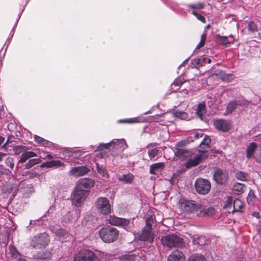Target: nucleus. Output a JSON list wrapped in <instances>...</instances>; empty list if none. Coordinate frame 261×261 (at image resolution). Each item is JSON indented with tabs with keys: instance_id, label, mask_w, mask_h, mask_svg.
Returning a JSON list of instances; mask_svg holds the SVG:
<instances>
[{
	"instance_id": "f257e3e1",
	"label": "nucleus",
	"mask_w": 261,
	"mask_h": 261,
	"mask_svg": "<svg viewBox=\"0 0 261 261\" xmlns=\"http://www.w3.org/2000/svg\"><path fill=\"white\" fill-rule=\"evenodd\" d=\"M180 207L185 212L195 213L199 217L211 216L215 213V210L213 207H207L201 203H196L192 200H182Z\"/></svg>"
},
{
	"instance_id": "f03ea898",
	"label": "nucleus",
	"mask_w": 261,
	"mask_h": 261,
	"mask_svg": "<svg viewBox=\"0 0 261 261\" xmlns=\"http://www.w3.org/2000/svg\"><path fill=\"white\" fill-rule=\"evenodd\" d=\"M154 218L151 215L148 216L145 219V226L141 232L138 234V239L142 241H148L149 243L153 242L154 234L152 232V224Z\"/></svg>"
},
{
	"instance_id": "7ed1b4c3",
	"label": "nucleus",
	"mask_w": 261,
	"mask_h": 261,
	"mask_svg": "<svg viewBox=\"0 0 261 261\" xmlns=\"http://www.w3.org/2000/svg\"><path fill=\"white\" fill-rule=\"evenodd\" d=\"M99 236L101 240L106 243L114 242L119 237V231L115 227L111 226L104 227L98 231Z\"/></svg>"
},
{
	"instance_id": "20e7f679",
	"label": "nucleus",
	"mask_w": 261,
	"mask_h": 261,
	"mask_svg": "<svg viewBox=\"0 0 261 261\" xmlns=\"http://www.w3.org/2000/svg\"><path fill=\"white\" fill-rule=\"evenodd\" d=\"M49 242V236L44 232L35 236L32 239L30 244L35 249H40L47 246Z\"/></svg>"
},
{
	"instance_id": "39448f33",
	"label": "nucleus",
	"mask_w": 261,
	"mask_h": 261,
	"mask_svg": "<svg viewBox=\"0 0 261 261\" xmlns=\"http://www.w3.org/2000/svg\"><path fill=\"white\" fill-rule=\"evenodd\" d=\"M161 242L164 246L169 248L178 247L182 245V239L174 234L163 237L161 239Z\"/></svg>"
},
{
	"instance_id": "423d86ee",
	"label": "nucleus",
	"mask_w": 261,
	"mask_h": 261,
	"mask_svg": "<svg viewBox=\"0 0 261 261\" xmlns=\"http://www.w3.org/2000/svg\"><path fill=\"white\" fill-rule=\"evenodd\" d=\"M127 145L124 139H114L111 142L105 144H101L96 147L94 151L100 150L102 148L109 149L111 147L115 148L120 151H123Z\"/></svg>"
},
{
	"instance_id": "0eeeda50",
	"label": "nucleus",
	"mask_w": 261,
	"mask_h": 261,
	"mask_svg": "<svg viewBox=\"0 0 261 261\" xmlns=\"http://www.w3.org/2000/svg\"><path fill=\"white\" fill-rule=\"evenodd\" d=\"M95 206L98 212L103 215H108L111 213V205L107 198L98 197L95 201Z\"/></svg>"
},
{
	"instance_id": "6e6552de",
	"label": "nucleus",
	"mask_w": 261,
	"mask_h": 261,
	"mask_svg": "<svg viewBox=\"0 0 261 261\" xmlns=\"http://www.w3.org/2000/svg\"><path fill=\"white\" fill-rule=\"evenodd\" d=\"M98 258L92 251L83 249L76 253L73 257V261H98Z\"/></svg>"
},
{
	"instance_id": "1a4fd4ad",
	"label": "nucleus",
	"mask_w": 261,
	"mask_h": 261,
	"mask_svg": "<svg viewBox=\"0 0 261 261\" xmlns=\"http://www.w3.org/2000/svg\"><path fill=\"white\" fill-rule=\"evenodd\" d=\"M248 104L249 101L246 100L244 97H237L228 103L226 106V112L224 113V115H227L232 113L237 109L238 106H247Z\"/></svg>"
},
{
	"instance_id": "9d476101",
	"label": "nucleus",
	"mask_w": 261,
	"mask_h": 261,
	"mask_svg": "<svg viewBox=\"0 0 261 261\" xmlns=\"http://www.w3.org/2000/svg\"><path fill=\"white\" fill-rule=\"evenodd\" d=\"M211 187V183L208 180L198 178L195 181V190L200 194H207L210 191Z\"/></svg>"
},
{
	"instance_id": "9b49d317",
	"label": "nucleus",
	"mask_w": 261,
	"mask_h": 261,
	"mask_svg": "<svg viewBox=\"0 0 261 261\" xmlns=\"http://www.w3.org/2000/svg\"><path fill=\"white\" fill-rule=\"evenodd\" d=\"M94 184V180L91 178H82L78 181L76 188L86 193Z\"/></svg>"
},
{
	"instance_id": "f8f14e48",
	"label": "nucleus",
	"mask_w": 261,
	"mask_h": 261,
	"mask_svg": "<svg viewBox=\"0 0 261 261\" xmlns=\"http://www.w3.org/2000/svg\"><path fill=\"white\" fill-rule=\"evenodd\" d=\"M90 171V169L85 166L72 167L69 171L68 174L73 177L84 176Z\"/></svg>"
},
{
	"instance_id": "ddd939ff",
	"label": "nucleus",
	"mask_w": 261,
	"mask_h": 261,
	"mask_svg": "<svg viewBox=\"0 0 261 261\" xmlns=\"http://www.w3.org/2000/svg\"><path fill=\"white\" fill-rule=\"evenodd\" d=\"M86 194L84 192L76 188L72 195V203L77 206H80L84 201Z\"/></svg>"
},
{
	"instance_id": "4468645a",
	"label": "nucleus",
	"mask_w": 261,
	"mask_h": 261,
	"mask_svg": "<svg viewBox=\"0 0 261 261\" xmlns=\"http://www.w3.org/2000/svg\"><path fill=\"white\" fill-rule=\"evenodd\" d=\"M108 221L110 224L115 226H120L124 227L129 224L128 220L113 216H110Z\"/></svg>"
},
{
	"instance_id": "2eb2a0df",
	"label": "nucleus",
	"mask_w": 261,
	"mask_h": 261,
	"mask_svg": "<svg viewBox=\"0 0 261 261\" xmlns=\"http://www.w3.org/2000/svg\"><path fill=\"white\" fill-rule=\"evenodd\" d=\"M84 153V151L80 150L71 151L69 152V155L67 158L65 159V161L69 163L79 164V162H77L76 160L80 159Z\"/></svg>"
},
{
	"instance_id": "dca6fc26",
	"label": "nucleus",
	"mask_w": 261,
	"mask_h": 261,
	"mask_svg": "<svg viewBox=\"0 0 261 261\" xmlns=\"http://www.w3.org/2000/svg\"><path fill=\"white\" fill-rule=\"evenodd\" d=\"M205 152V151H201L199 154L196 155L193 158L191 157L185 163L186 167L189 168L197 165L201 160L204 158L203 155Z\"/></svg>"
},
{
	"instance_id": "f3484780",
	"label": "nucleus",
	"mask_w": 261,
	"mask_h": 261,
	"mask_svg": "<svg viewBox=\"0 0 261 261\" xmlns=\"http://www.w3.org/2000/svg\"><path fill=\"white\" fill-rule=\"evenodd\" d=\"M214 125L215 127L223 132H227L230 128V125L229 123L225 120L219 119L214 122Z\"/></svg>"
},
{
	"instance_id": "a211bd4d",
	"label": "nucleus",
	"mask_w": 261,
	"mask_h": 261,
	"mask_svg": "<svg viewBox=\"0 0 261 261\" xmlns=\"http://www.w3.org/2000/svg\"><path fill=\"white\" fill-rule=\"evenodd\" d=\"M185 257L183 253L178 250H175L169 255L167 261H185Z\"/></svg>"
},
{
	"instance_id": "6ab92c4d",
	"label": "nucleus",
	"mask_w": 261,
	"mask_h": 261,
	"mask_svg": "<svg viewBox=\"0 0 261 261\" xmlns=\"http://www.w3.org/2000/svg\"><path fill=\"white\" fill-rule=\"evenodd\" d=\"M174 152L176 156L181 159H186L191 155V151L182 148H175Z\"/></svg>"
},
{
	"instance_id": "aec40b11",
	"label": "nucleus",
	"mask_w": 261,
	"mask_h": 261,
	"mask_svg": "<svg viewBox=\"0 0 261 261\" xmlns=\"http://www.w3.org/2000/svg\"><path fill=\"white\" fill-rule=\"evenodd\" d=\"M213 178L218 184H222L225 181L226 174L222 170L218 169L215 171Z\"/></svg>"
},
{
	"instance_id": "412c9836",
	"label": "nucleus",
	"mask_w": 261,
	"mask_h": 261,
	"mask_svg": "<svg viewBox=\"0 0 261 261\" xmlns=\"http://www.w3.org/2000/svg\"><path fill=\"white\" fill-rule=\"evenodd\" d=\"M65 164L59 160H52L50 161L43 163L42 166L47 168H58L60 167H65Z\"/></svg>"
},
{
	"instance_id": "4be33fe9",
	"label": "nucleus",
	"mask_w": 261,
	"mask_h": 261,
	"mask_svg": "<svg viewBox=\"0 0 261 261\" xmlns=\"http://www.w3.org/2000/svg\"><path fill=\"white\" fill-rule=\"evenodd\" d=\"M134 179V176L130 173H128L126 174H123L118 177V180L119 181L122 182L124 184H130Z\"/></svg>"
},
{
	"instance_id": "5701e85b",
	"label": "nucleus",
	"mask_w": 261,
	"mask_h": 261,
	"mask_svg": "<svg viewBox=\"0 0 261 261\" xmlns=\"http://www.w3.org/2000/svg\"><path fill=\"white\" fill-rule=\"evenodd\" d=\"M257 145L255 143H251L247 146L246 148V158L248 159L254 157L253 154L256 150Z\"/></svg>"
},
{
	"instance_id": "b1692460",
	"label": "nucleus",
	"mask_w": 261,
	"mask_h": 261,
	"mask_svg": "<svg viewBox=\"0 0 261 261\" xmlns=\"http://www.w3.org/2000/svg\"><path fill=\"white\" fill-rule=\"evenodd\" d=\"M51 253L48 250L42 251L37 254V258L41 261H48L51 257Z\"/></svg>"
},
{
	"instance_id": "393cba45",
	"label": "nucleus",
	"mask_w": 261,
	"mask_h": 261,
	"mask_svg": "<svg viewBox=\"0 0 261 261\" xmlns=\"http://www.w3.org/2000/svg\"><path fill=\"white\" fill-rule=\"evenodd\" d=\"M37 156L35 152L33 151H26L22 153L18 161V163H24L30 158Z\"/></svg>"
},
{
	"instance_id": "a878e982",
	"label": "nucleus",
	"mask_w": 261,
	"mask_h": 261,
	"mask_svg": "<svg viewBox=\"0 0 261 261\" xmlns=\"http://www.w3.org/2000/svg\"><path fill=\"white\" fill-rule=\"evenodd\" d=\"M191 238L193 239L194 244H197L199 245H203L206 244L208 240H206L204 237L200 236L198 235H194L191 236Z\"/></svg>"
},
{
	"instance_id": "bb28decb",
	"label": "nucleus",
	"mask_w": 261,
	"mask_h": 261,
	"mask_svg": "<svg viewBox=\"0 0 261 261\" xmlns=\"http://www.w3.org/2000/svg\"><path fill=\"white\" fill-rule=\"evenodd\" d=\"M206 113V106L204 102L200 103L198 104L197 108L196 114L197 116L202 120L203 116Z\"/></svg>"
},
{
	"instance_id": "cd10ccee",
	"label": "nucleus",
	"mask_w": 261,
	"mask_h": 261,
	"mask_svg": "<svg viewBox=\"0 0 261 261\" xmlns=\"http://www.w3.org/2000/svg\"><path fill=\"white\" fill-rule=\"evenodd\" d=\"M243 206V203L242 201L238 199L233 200V208L232 212H240Z\"/></svg>"
},
{
	"instance_id": "c85d7f7f",
	"label": "nucleus",
	"mask_w": 261,
	"mask_h": 261,
	"mask_svg": "<svg viewBox=\"0 0 261 261\" xmlns=\"http://www.w3.org/2000/svg\"><path fill=\"white\" fill-rule=\"evenodd\" d=\"M56 234L62 240H64L65 239L70 238V235L68 232L64 229H59L57 230L56 231Z\"/></svg>"
},
{
	"instance_id": "c756f323",
	"label": "nucleus",
	"mask_w": 261,
	"mask_h": 261,
	"mask_svg": "<svg viewBox=\"0 0 261 261\" xmlns=\"http://www.w3.org/2000/svg\"><path fill=\"white\" fill-rule=\"evenodd\" d=\"M164 167V163L163 162H159L152 164L150 166L149 172L152 174H155V170L158 169H163Z\"/></svg>"
},
{
	"instance_id": "7c9ffc66",
	"label": "nucleus",
	"mask_w": 261,
	"mask_h": 261,
	"mask_svg": "<svg viewBox=\"0 0 261 261\" xmlns=\"http://www.w3.org/2000/svg\"><path fill=\"white\" fill-rule=\"evenodd\" d=\"M187 261H206L204 256L199 253L192 254Z\"/></svg>"
},
{
	"instance_id": "2f4dec72",
	"label": "nucleus",
	"mask_w": 261,
	"mask_h": 261,
	"mask_svg": "<svg viewBox=\"0 0 261 261\" xmlns=\"http://www.w3.org/2000/svg\"><path fill=\"white\" fill-rule=\"evenodd\" d=\"M96 167L97 172L99 174H100L102 177L105 178H109V175L107 170L103 166H100L98 163H96Z\"/></svg>"
},
{
	"instance_id": "473e14b6",
	"label": "nucleus",
	"mask_w": 261,
	"mask_h": 261,
	"mask_svg": "<svg viewBox=\"0 0 261 261\" xmlns=\"http://www.w3.org/2000/svg\"><path fill=\"white\" fill-rule=\"evenodd\" d=\"M243 184L240 183H236L234 184L233 186V191L235 194L237 195H240L243 193Z\"/></svg>"
},
{
	"instance_id": "72a5a7b5",
	"label": "nucleus",
	"mask_w": 261,
	"mask_h": 261,
	"mask_svg": "<svg viewBox=\"0 0 261 261\" xmlns=\"http://www.w3.org/2000/svg\"><path fill=\"white\" fill-rule=\"evenodd\" d=\"M41 160L39 159H33L30 160L25 164V168H31L33 166L40 163Z\"/></svg>"
},
{
	"instance_id": "f704fd0d",
	"label": "nucleus",
	"mask_w": 261,
	"mask_h": 261,
	"mask_svg": "<svg viewBox=\"0 0 261 261\" xmlns=\"http://www.w3.org/2000/svg\"><path fill=\"white\" fill-rule=\"evenodd\" d=\"M206 38V31H204V32L202 34L200 37V41L196 47V49H199L200 48L202 47L205 43V40Z\"/></svg>"
},
{
	"instance_id": "c9c22d12",
	"label": "nucleus",
	"mask_w": 261,
	"mask_h": 261,
	"mask_svg": "<svg viewBox=\"0 0 261 261\" xmlns=\"http://www.w3.org/2000/svg\"><path fill=\"white\" fill-rule=\"evenodd\" d=\"M135 256L133 254H126L120 257V261H134Z\"/></svg>"
},
{
	"instance_id": "e433bc0d",
	"label": "nucleus",
	"mask_w": 261,
	"mask_h": 261,
	"mask_svg": "<svg viewBox=\"0 0 261 261\" xmlns=\"http://www.w3.org/2000/svg\"><path fill=\"white\" fill-rule=\"evenodd\" d=\"M232 207H233V199L231 197H228L225 201L224 208L231 210Z\"/></svg>"
},
{
	"instance_id": "4c0bfd02",
	"label": "nucleus",
	"mask_w": 261,
	"mask_h": 261,
	"mask_svg": "<svg viewBox=\"0 0 261 261\" xmlns=\"http://www.w3.org/2000/svg\"><path fill=\"white\" fill-rule=\"evenodd\" d=\"M236 176L238 179L242 181H246L247 180V175L242 171L237 172Z\"/></svg>"
},
{
	"instance_id": "58836bf2",
	"label": "nucleus",
	"mask_w": 261,
	"mask_h": 261,
	"mask_svg": "<svg viewBox=\"0 0 261 261\" xmlns=\"http://www.w3.org/2000/svg\"><path fill=\"white\" fill-rule=\"evenodd\" d=\"M159 153V149L157 148L149 149L148 154L150 160H152Z\"/></svg>"
},
{
	"instance_id": "ea45409f",
	"label": "nucleus",
	"mask_w": 261,
	"mask_h": 261,
	"mask_svg": "<svg viewBox=\"0 0 261 261\" xmlns=\"http://www.w3.org/2000/svg\"><path fill=\"white\" fill-rule=\"evenodd\" d=\"M192 64L193 65V67L198 68L203 66V61L199 58L192 60Z\"/></svg>"
},
{
	"instance_id": "a19ab883",
	"label": "nucleus",
	"mask_w": 261,
	"mask_h": 261,
	"mask_svg": "<svg viewBox=\"0 0 261 261\" xmlns=\"http://www.w3.org/2000/svg\"><path fill=\"white\" fill-rule=\"evenodd\" d=\"M248 29L251 33H254L257 31L256 24L253 21L249 23Z\"/></svg>"
},
{
	"instance_id": "79ce46f5",
	"label": "nucleus",
	"mask_w": 261,
	"mask_h": 261,
	"mask_svg": "<svg viewBox=\"0 0 261 261\" xmlns=\"http://www.w3.org/2000/svg\"><path fill=\"white\" fill-rule=\"evenodd\" d=\"M26 150V147L19 145L15 146L14 148L15 153L17 154H20L21 152H24Z\"/></svg>"
},
{
	"instance_id": "37998d69",
	"label": "nucleus",
	"mask_w": 261,
	"mask_h": 261,
	"mask_svg": "<svg viewBox=\"0 0 261 261\" xmlns=\"http://www.w3.org/2000/svg\"><path fill=\"white\" fill-rule=\"evenodd\" d=\"M6 164L7 166L9 167L11 169L14 167V160L11 157H7L5 161Z\"/></svg>"
},
{
	"instance_id": "c03bdc74",
	"label": "nucleus",
	"mask_w": 261,
	"mask_h": 261,
	"mask_svg": "<svg viewBox=\"0 0 261 261\" xmlns=\"http://www.w3.org/2000/svg\"><path fill=\"white\" fill-rule=\"evenodd\" d=\"M188 6L193 9H202L204 8L203 4L201 3L195 4H189Z\"/></svg>"
},
{
	"instance_id": "a18cd8bd",
	"label": "nucleus",
	"mask_w": 261,
	"mask_h": 261,
	"mask_svg": "<svg viewBox=\"0 0 261 261\" xmlns=\"http://www.w3.org/2000/svg\"><path fill=\"white\" fill-rule=\"evenodd\" d=\"M192 14L194 15L199 20L201 21L203 23H205V19L204 17L198 13H197L196 12L193 11L192 12Z\"/></svg>"
},
{
	"instance_id": "49530a36",
	"label": "nucleus",
	"mask_w": 261,
	"mask_h": 261,
	"mask_svg": "<svg viewBox=\"0 0 261 261\" xmlns=\"http://www.w3.org/2000/svg\"><path fill=\"white\" fill-rule=\"evenodd\" d=\"M9 250L11 255L15 257H17L19 255V253L17 251L16 249L13 246L10 245L9 247Z\"/></svg>"
},
{
	"instance_id": "de8ad7c7",
	"label": "nucleus",
	"mask_w": 261,
	"mask_h": 261,
	"mask_svg": "<svg viewBox=\"0 0 261 261\" xmlns=\"http://www.w3.org/2000/svg\"><path fill=\"white\" fill-rule=\"evenodd\" d=\"M183 84V82L180 79H176L171 85L172 87H176L175 90L178 89V88Z\"/></svg>"
},
{
	"instance_id": "09e8293b",
	"label": "nucleus",
	"mask_w": 261,
	"mask_h": 261,
	"mask_svg": "<svg viewBox=\"0 0 261 261\" xmlns=\"http://www.w3.org/2000/svg\"><path fill=\"white\" fill-rule=\"evenodd\" d=\"M210 138L208 136H205L203 138V140L201 142L200 145H204L208 147L210 144Z\"/></svg>"
},
{
	"instance_id": "8fccbe9b",
	"label": "nucleus",
	"mask_w": 261,
	"mask_h": 261,
	"mask_svg": "<svg viewBox=\"0 0 261 261\" xmlns=\"http://www.w3.org/2000/svg\"><path fill=\"white\" fill-rule=\"evenodd\" d=\"M120 122H126V123H129L141 122V121L140 120H138V118H134L129 119L122 120H120Z\"/></svg>"
},
{
	"instance_id": "3c124183",
	"label": "nucleus",
	"mask_w": 261,
	"mask_h": 261,
	"mask_svg": "<svg viewBox=\"0 0 261 261\" xmlns=\"http://www.w3.org/2000/svg\"><path fill=\"white\" fill-rule=\"evenodd\" d=\"M219 41L220 43L222 45H226L227 44H228V40H227V37L225 36H219L218 37Z\"/></svg>"
},
{
	"instance_id": "603ef678",
	"label": "nucleus",
	"mask_w": 261,
	"mask_h": 261,
	"mask_svg": "<svg viewBox=\"0 0 261 261\" xmlns=\"http://www.w3.org/2000/svg\"><path fill=\"white\" fill-rule=\"evenodd\" d=\"M34 138L35 141L36 142H37L40 146L42 145L43 142L44 140V139H43L38 136H37V135H35Z\"/></svg>"
},
{
	"instance_id": "864d4df0",
	"label": "nucleus",
	"mask_w": 261,
	"mask_h": 261,
	"mask_svg": "<svg viewBox=\"0 0 261 261\" xmlns=\"http://www.w3.org/2000/svg\"><path fill=\"white\" fill-rule=\"evenodd\" d=\"M203 136V134H200V133H198L197 132H194L193 133L191 134V136H190V138H192V139H198L199 138V137H202Z\"/></svg>"
},
{
	"instance_id": "5fc2aeb1",
	"label": "nucleus",
	"mask_w": 261,
	"mask_h": 261,
	"mask_svg": "<svg viewBox=\"0 0 261 261\" xmlns=\"http://www.w3.org/2000/svg\"><path fill=\"white\" fill-rule=\"evenodd\" d=\"M176 116L180 117L181 119H184L186 118L187 114V113L183 112H176Z\"/></svg>"
},
{
	"instance_id": "6e6d98bb",
	"label": "nucleus",
	"mask_w": 261,
	"mask_h": 261,
	"mask_svg": "<svg viewBox=\"0 0 261 261\" xmlns=\"http://www.w3.org/2000/svg\"><path fill=\"white\" fill-rule=\"evenodd\" d=\"M52 144L53 143L51 142L44 139L41 146H43L45 147H50L52 146Z\"/></svg>"
},
{
	"instance_id": "4d7b16f0",
	"label": "nucleus",
	"mask_w": 261,
	"mask_h": 261,
	"mask_svg": "<svg viewBox=\"0 0 261 261\" xmlns=\"http://www.w3.org/2000/svg\"><path fill=\"white\" fill-rule=\"evenodd\" d=\"M227 40L228 44H232L234 41V38L232 35H230L228 37H227Z\"/></svg>"
},
{
	"instance_id": "13d9d810",
	"label": "nucleus",
	"mask_w": 261,
	"mask_h": 261,
	"mask_svg": "<svg viewBox=\"0 0 261 261\" xmlns=\"http://www.w3.org/2000/svg\"><path fill=\"white\" fill-rule=\"evenodd\" d=\"M185 141H180L178 142L176 145V148H180L181 146L185 145Z\"/></svg>"
},
{
	"instance_id": "bf43d9fd",
	"label": "nucleus",
	"mask_w": 261,
	"mask_h": 261,
	"mask_svg": "<svg viewBox=\"0 0 261 261\" xmlns=\"http://www.w3.org/2000/svg\"><path fill=\"white\" fill-rule=\"evenodd\" d=\"M199 58L200 59H201V61H203V66L206 63L207 59H206V57L201 56Z\"/></svg>"
},
{
	"instance_id": "052dcab7",
	"label": "nucleus",
	"mask_w": 261,
	"mask_h": 261,
	"mask_svg": "<svg viewBox=\"0 0 261 261\" xmlns=\"http://www.w3.org/2000/svg\"><path fill=\"white\" fill-rule=\"evenodd\" d=\"M6 156V154L3 153H0V161L3 160V157Z\"/></svg>"
},
{
	"instance_id": "680f3d73",
	"label": "nucleus",
	"mask_w": 261,
	"mask_h": 261,
	"mask_svg": "<svg viewBox=\"0 0 261 261\" xmlns=\"http://www.w3.org/2000/svg\"><path fill=\"white\" fill-rule=\"evenodd\" d=\"M9 139H8L7 142L2 146L3 148H5L6 146V144L9 142Z\"/></svg>"
},
{
	"instance_id": "e2e57ef3",
	"label": "nucleus",
	"mask_w": 261,
	"mask_h": 261,
	"mask_svg": "<svg viewBox=\"0 0 261 261\" xmlns=\"http://www.w3.org/2000/svg\"><path fill=\"white\" fill-rule=\"evenodd\" d=\"M206 59H207L206 63H210L211 62V59L210 58L206 57Z\"/></svg>"
},
{
	"instance_id": "0e129e2a",
	"label": "nucleus",
	"mask_w": 261,
	"mask_h": 261,
	"mask_svg": "<svg viewBox=\"0 0 261 261\" xmlns=\"http://www.w3.org/2000/svg\"><path fill=\"white\" fill-rule=\"evenodd\" d=\"M47 158H48L49 159H53V156H52V155L48 154V155H47Z\"/></svg>"
},
{
	"instance_id": "69168bd1",
	"label": "nucleus",
	"mask_w": 261,
	"mask_h": 261,
	"mask_svg": "<svg viewBox=\"0 0 261 261\" xmlns=\"http://www.w3.org/2000/svg\"><path fill=\"white\" fill-rule=\"evenodd\" d=\"M153 145H155V144H152V143H150V144H149L148 145V147H149V146H153Z\"/></svg>"
},
{
	"instance_id": "338daca9",
	"label": "nucleus",
	"mask_w": 261,
	"mask_h": 261,
	"mask_svg": "<svg viewBox=\"0 0 261 261\" xmlns=\"http://www.w3.org/2000/svg\"><path fill=\"white\" fill-rule=\"evenodd\" d=\"M18 261H26V260L25 259H21L20 258V259H18Z\"/></svg>"
},
{
	"instance_id": "774afa93",
	"label": "nucleus",
	"mask_w": 261,
	"mask_h": 261,
	"mask_svg": "<svg viewBox=\"0 0 261 261\" xmlns=\"http://www.w3.org/2000/svg\"><path fill=\"white\" fill-rule=\"evenodd\" d=\"M10 173V171H9V170H8V171H7V173Z\"/></svg>"
}]
</instances>
